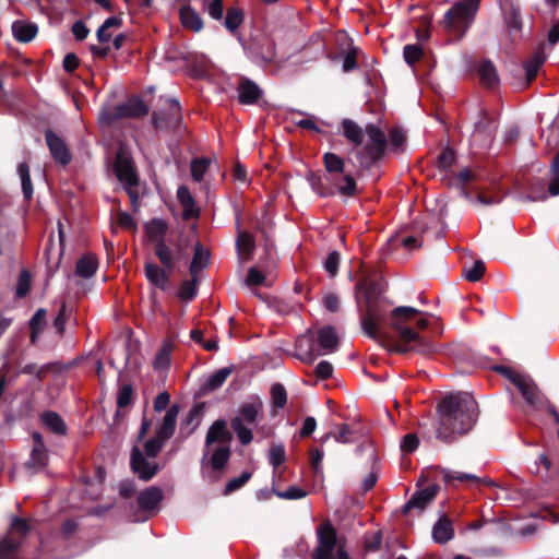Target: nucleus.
Returning a JSON list of instances; mask_svg holds the SVG:
<instances>
[{
  "mask_svg": "<svg viewBox=\"0 0 559 559\" xmlns=\"http://www.w3.org/2000/svg\"><path fill=\"white\" fill-rule=\"evenodd\" d=\"M540 465L546 471V475L543 476V480L545 483L555 481L559 485V475L556 469L552 468V462L545 453L539 454L538 460L534 463L535 468H532V473L538 474Z\"/></svg>",
  "mask_w": 559,
  "mask_h": 559,
  "instance_id": "41",
  "label": "nucleus"
},
{
  "mask_svg": "<svg viewBox=\"0 0 559 559\" xmlns=\"http://www.w3.org/2000/svg\"><path fill=\"white\" fill-rule=\"evenodd\" d=\"M236 247L245 260H250L255 249L254 237L249 231L240 230L236 239Z\"/></svg>",
  "mask_w": 559,
  "mask_h": 559,
  "instance_id": "38",
  "label": "nucleus"
},
{
  "mask_svg": "<svg viewBox=\"0 0 559 559\" xmlns=\"http://www.w3.org/2000/svg\"><path fill=\"white\" fill-rule=\"evenodd\" d=\"M486 266L480 260L474 262L473 266L464 270V277L469 282H478L485 274Z\"/></svg>",
  "mask_w": 559,
  "mask_h": 559,
  "instance_id": "62",
  "label": "nucleus"
},
{
  "mask_svg": "<svg viewBox=\"0 0 559 559\" xmlns=\"http://www.w3.org/2000/svg\"><path fill=\"white\" fill-rule=\"evenodd\" d=\"M383 288L380 282L361 278L355 285V299L357 308L360 309L361 305L374 304L381 300H385L382 296Z\"/></svg>",
  "mask_w": 559,
  "mask_h": 559,
  "instance_id": "8",
  "label": "nucleus"
},
{
  "mask_svg": "<svg viewBox=\"0 0 559 559\" xmlns=\"http://www.w3.org/2000/svg\"><path fill=\"white\" fill-rule=\"evenodd\" d=\"M439 489L438 485H430L415 491L412 498L403 506L402 513L407 514L413 509L423 511L436 498Z\"/></svg>",
  "mask_w": 559,
  "mask_h": 559,
  "instance_id": "17",
  "label": "nucleus"
},
{
  "mask_svg": "<svg viewBox=\"0 0 559 559\" xmlns=\"http://www.w3.org/2000/svg\"><path fill=\"white\" fill-rule=\"evenodd\" d=\"M98 267V259L93 253L83 254L75 264V274L83 278L92 277Z\"/></svg>",
  "mask_w": 559,
  "mask_h": 559,
  "instance_id": "31",
  "label": "nucleus"
},
{
  "mask_svg": "<svg viewBox=\"0 0 559 559\" xmlns=\"http://www.w3.org/2000/svg\"><path fill=\"white\" fill-rule=\"evenodd\" d=\"M180 408L177 404L171 405L167 409L162 423L155 429V435L157 437L165 441H168L174 436L176 431L177 417Z\"/></svg>",
  "mask_w": 559,
  "mask_h": 559,
  "instance_id": "21",
  "label": "nucleus"
},
{
  "mask_svg": "<svg viewBox=\"0 0 559 559\" xmlns=\"http://www.w3.org/2000/svg\"><path fill=\"white\" fill-rule=\"evenodd\" d=\"M179 14L183 27L193 32H200L203 28L204 25L201 15L190 5H183Z\"/></svg>",
  "mask_w": 559,
  "mask_h": 559,
  "instance_id": "33",
  "label": "nucleus"
},
{
  "mask_svg": "<svg viewBox=\"0 0 559 559\" xmlns=\"http://www.w3.org/2000/svg\"><path fill=\"white\" fill-rule=\"evenodd\" d=\"M341 255L337 251H331L325 261H324V270L330 274V276H336L338 272Z\"/></svg>",
  "mask_w": 559,
  "mask_h": 559,
  "instance_id": "64",
  "label": "nucleus"
},
{
  "mask_svg": "<svg viewBox=\"0 0 559 559\" xmlns=\"http://www.w3.org/2000/svg\"><path fill=\"white\" fill-rule=\"evenodd\" d=\"M496 130L497 126L489 112L486 109H481L478 114V119L474 123L472 140L478 142L481 146H486L492 141Z\"/></svg>",
  "mask_w": 559,
  "mask_h": 559,
  "instance_id": "10",
  "label": "nucleus"
},
{
  "mask_svg": "<svg viewBox=\"0 0 559 559\" xmlns=\"http://www.w3.org/2000/svg\"><path fill=\"white\" fill-rule=\"evenodd\" d=\"M62 370V367L59 362H48L41 367H38L36 364H27L25 365L21 373L24 374H35V377L41 381L46 378L48 373H58Z\"/></svg>",
  "mask_w": 559,
  "mask_h": 559,
  "instance_id": "35",
  "label": "nucleus"
},
{
  "mask_svg": "<svg viewBox=\"0 0 559 559\" xmlns=\"http://www.w3.org/2000/svg\"><path fill=\"white\" fill-rule=\"evenodd\" d=\"M114 171L118 180L124 183V186H138L139 178L131 158L117 154Z\"/></svg>",
  "mask_w": 559,
  "mask_h": 559,
  "instance_id": "15",
  "label": "nucleus"
},
{
  "mask_svg": "<svg viewBox=\"0 0 559 559\" xmlns=\"http://www.w3.org/2000/svg\"><path fill=\"white\" fill-rule=\"evenodd\" d=\"M38 27L34 23H24L21 21H15L12 24V33L14 38L20 43H29L37 35Z\"/></svg>",
  "mask_w": 559,
  "mask_h": 559,
  "instance_id": "32",
  "label": "nucleus"
},
{
  "mask_svg": "<svg viewBox=\"0 0 559 559\" xmlns=\"http://www.w3.org/2000/svg\"><path fill=\"white\" fill-rule=\"evenodd\" d=\"M243 19L245 13L242 9L238 7H231L227 9L224 25L230 33H235L242 24Z\"/></svg>",
  "mask_w": 559,
  "mask_h": 559,
  "instance_id": "46",
  "label": "nucleus"
},
{
  "mask_svg": "<svg viewBox=\"0 0 559 559\" xmlns=\"http://www.w3.org/2000/svg\"><path fill=\"white\" fill-rule=\"evenodd\" d=\"M130 468L143 481L154 478L160 469L157 463L148 461V457L144 455L138 445H134L131 450Z\"/></svg>",
  "mask_w": 559,
  "mask_h": 559,
  "instance_id": "9",
  "label": "nucleus"
},
{
  "mask_svg": "<svg viewBox=\"0 0 559 559\" xmlns=\"http://www.w3.org/2000/svg\"><path fill=\"white\" fill-rule=\"evenodd\" d=\"M166 441L154 435L151 439L146 440L143 444L142 452L148 459H155L163 450Z\"/></svg>",
  "mask_w": 559,
  "mask_h": 559,
  "instance_id": "51",
  "label": "nucleus"
},
{
  "mask_svg": "<svg viewBox=\"0 0 559 559\" xmlns=\"http://www.w3.org/2000/svg\"><path fill=\"white\" fill-rule=\"evenodd\" d=\"M231 451L229 445H219L215 448L210 457V464L214 471H222L229 461Z\"/></svg>",
  "mask_w": 559,
  "mask_h": 559,
  "instance_id": "43",
  "label": "nucleus"
},
{
  "mask_svg": "<svg viewBox=\"0 0 559 559\" xmlns=\"http://www.w3.org/2000/svg\"><path fill=\"white\" fill-rule=\"evenodd\" d=\"M251 472L245 471L240 476L230 479L225 486L224 495H229L241 488L251 478Z\"/></svg>",
  "mask_w": 559,
  "mask_h": 559,
  "instance_id": "61",
  "label": "nucleus"
},
{
  "mask_svg": "<svg viewBox=\"0 0 559 559\" xmlns=\"http://www.w3.org/2000/svg\"><path fill=\"white\" fill-rule=\"evenodd\" d=\"M249 51L253 58L264 64L273 63L276 58L275 43L269 37L254 40L249 46Z\"/></svg>",
  "mask_w": 559,
  "mask_h": 559,
  "instance_id": "18",
  "label": "nucleus"
},
{
  "mask_svg": "<svg viewBox=\"0 0 559 559\" xmlns=\"http://www.w3.org/2000/svg\"><path fill=\"white\" fill-rule=\"evenodd\" d=\"M168 225L165 221L160 218H153L148 223L145 224V231L148 239L157 243L160 240H165V235L167 233Z\"/></svg>",
  "mask_w": 559,
  "mask_h": 559,
  "instance_id": "40",
  "label": "nucleus"
},
{
  "mask_svg": "<svg viewBox=\"0 0 559 559\" xmlns=\"http://www.w3.org/2000/svg\"><path fill=\"white\" fill-rule=\"evenodd\" d=\"M123 118L120 104L117 106L104 105L98 111L97 121L102 128H110Z\"/></svg>",
  "mask_w": 559,
  "mask_h": 559,
  "instance_id": "30",
  "label": "nucleus"
},
{
  "mask_svg": "<svg viewBox=\"0 0 559 559\" xmlns=\"http://www.w3.org/2000/svg\"><path fill=\"white\" fill-rule=\"evenodd\" d=\"M455 162V153L451 147H445L438 156V168L449 170Z\"/></svg>",
  "mask_w": 559,
  "mask_h": 559,
  "instance_id": "63",
  "label": "nucleus"
},
{
  "mask_svg": "<svg viewBox=\"0 0 559 559\" xmlns=\"http://www.w3.org/2000/svg\"><path fill=\"white\" fill-rule=\"evenodd\" d=\"M133 399V388L131 384L124 383L119 388L117 394V407L119 409L131 405Z\"/></svg>",
  "mask_w": 559,
  "mask_h": 559,
  "instance_id": "59",
  "label": "nucleus"
},
{
  "mask_svg": "<svg viewBox=\"0 0 559 559\" xmlns=\"http://www.w3.org/2000/svg\"><path fill=\"white\" fill-rule=\"evenodd\" d=\"M286 460L285 447L283 444H273L269 450V462L274 467H280Z\"/></svg>",
  "mask_w": 559,
  "mask_h": 559,
  "instance_id": "58",
  "label": "nucleus"
},
{
  "mask_svg": "<svg viewBox=\"0 0 559 559\" xmlns=\"http://www.w3.org/2000/svg\"><path fill=\"white\" fill-rule=\"evenodd\" d=\"M358 312L364 333L372 340L382 337L381 328L383 324H388L400 341L394 347L395 353L418 352L426 354L431 350V344L419 334V331L426 330L429 325L428 319L420 316H429V313L414 307L400 306L388 314L389 304L386 300L361 305Z\"/></svg>",
  "mask_w": 559,
  "mask_h": 559,
  "instance_id": "1",
  "label": "nucleus"
},
{
  "mask_svg": "<svg viewBox=\"0 0 559 559\" xmlns=\"http://www.w3.org/2000/svg\"><path fill=\"white\" fill-rule=\"evenodd\" d=\"M41 424L58 436L67 435L68 427L63 418L53 411H45L40 415Z\"/></svg>",
  "mask_w": 559,
  "mask_h": 559,
  "instance_id": "29",
  "label": "nucleus"
},
{
  "mask_svg": "<svg viewBox=\"0 0 559 559\" xmlns=\"http://www.w3.org/2000/svg\"><path fill=\"white\" fill-rule=\"evenodd\" d=\"M170 272L155 262L144 264V274L148 283L163 292L169 287Z\"/></svg>",
  "mask_w": 559,
  "mask_h": 559,
  "instance_id": "20",
  "label": "nucleus"
},
{
  "mask_svg": "<svg viewBox=\"0 0 559 559\" xmlns=\"http://www.w3.org/2000/svg\"><path fill=\"white\" fill-rule=\"evenodd\" d=\"M210 263V252L204 250L200 242L194 246L193 257L189 266L190 275H195L205 269Z\"/></svg>",
  "mask_w": 559,
  "mask_h": 559,
  "instance_id": "36",
  "label": "nucleus"
},
{
  "mask_svg": "<svg viewBox=\"0 0 559 559\" xmlns=\"http://www.w3.org/2000/svg\"><path fill=\"white\" fill-rule=\"evenodd\" d=\"M545 62V57L540 52H535L534 56L524 62L523 68L525 70V85L530 86L537 76L540 67Z\"/></svg>",
  "mask_w": 559,
  "mask_h": 559,
  "instance_id": "42",
  "label": "nucleus"
},
{
  "mask_svg": "<svg viewBox=\"0 0 559 559\" xmlns=\"http://www.w3.org/2000/svg\"><path fill=\"white\" fill-rule=\"evenodd\" d=\"M344 138L355 146L364 143V130L354 120L345 118L341 122Z\"/></svg>",
  "mask_w": 559,
  "mask_h": 559,
  "instance_id": "34",
  "label": "nucleus"
},
{
  "mask_svg": "<svg viewBox=\"0 0 559 559\" xmlns=\"http://www.w3.org/2000/svg\"><path fill=\"white\" fill-rule=\"evenodd\" d=\"M319 545L314 550L313 559H350L344 549V537H338L336 530L326 521L318 531Z\"/></svg>",
  "mask_w": 559,
  "mask_h": 559,
  "instance_id": "5",
  "label": "nucleus"
},
{
  "mask_svg": "<svg viewBox=\"0 0 559 559\" xmlns=\"http://www.w3.org/2000/svg\"><path fill=\"white\" fill-rule=\"evenodd\" d=\"M211 160L207 157H197L191 160V177L195 182H201L209 169Z\"/></svg>",
  "mask_w": 559,
  "mask_h": 559,
  "instance_id": "50",
  "label": "nucleus"
},
{
  "mask_svg": "<svg viewBox=\"0 0 559 559\" xmlns=\"http://www.w3.org/2000/svg\"><path fill=\"white\" fill-rule=\"evenodd\" d=\"M342 176L326 177V180L340 193L346 198H354L358 193L357 182L350 174H341Z\"/></svg>",
  "mask_w": 559,
  "mask_h": 559,
  "instance_id": "22",
  "label": "nucleus"
},
{
  "mask_svg": "<svg viewBox=\"0 0 559 559\" xmlns=\"http://www.w3.org/2000/svg\"><path fill=\"white\" fill-rule=\"evenodd\" d=\"M183 248L180 243H177L176 250L174 251L166 242V240H160L159 242L154 245V253L158 258L160 264L169 270L174 271L176 265L181 260V252Z\"/></svg>",
  "mask_w": 559,
  "mask_h": 559,
  "instance_id": "16",
  "label": "nucleus"
},
{
  "mask_svg": "<svg viewBox=\"0 0 559 559\" xmlns=\"http://www.w3.org/2000/svg\"><path fill=\"white\" fill-rule=\"evenodd\" d=\"M233 440V433L228 430L225 419L215 420L209 428L205 437V451L203 457L210 454V447L214 443L228 445Z\"/></svg>",
  "mask_w": 559,
  "mask_h": 559,
  "instance_id": "13",
  "label": "nucleus"
},
{
  "mask_svg": "<svg viewBox=\"0 0 559 559\" xmlns=\"http://www.w3.org/2000/svg\"><path fill=\"white\" fill-rule=\"evenodd\" d=\"M238 412L239 416L231 419L230 426L239 442L242 445H248L253 440V435L251 429L245 426V423L254 425L263 417V403L259 396H255L251 402L242 404Z\"/></svg>",
  "mask_w": 559,
  "mask_h": 559,
  "instance_id": "6",
  "label": "nucleus"
},
{
  "mask_svg": "<svg viewBox=\"0 0 559 559\" xmlns=\"http://www.w3.org/2000/svg\"><path fill=\"white\" fill-rule=\"evenodd\" d=\"M202 9L214 20H222L224 16L223 0H202Z\"/></svg>",
  "mask_w": 559,
  "mask_h": 559,
  "instance_id": "53",
  "label": "nucleus"
},
{
  "mask_svg": "<svg viewBox=\"0 0 559 559\" xmlns=\"http://www.w3.org/2000/svg\"><path fill=\"white\" fill-rule=\"evenodd\" d=\"M238 102L241 105H257L263 96L260 86L248 78H241L237 86Z\"/></svg>",
  "mask_w": 559,
  "mask_h": 559,
  "instance_id": "19",
  "label": "nucleus"
},
{
  "mask_svg": "<svg viewBox=\"0 0 559 559\" xmlns=\"http://www.w3.org/2000/svg\"><path fill=\"white\" fill-rule=\"evenodd\" d=\"M307 180L311 189L321 198H330L336 194V190L332 187V185L330 182L329 185H325L321 175L314 171L308 173Z\"/></svg>",
  "mask_w": 559,
  "mask_h": 559,
  "instance_id": "37",
  "label": "nucleus"
},
{
  "mask_svg": "<svg viewBox=\"0 0 559 559\" xmlns=\"http://www.w3.org/2000/svg\"><path fill=\"white\" fill-rule=\"evenodd\" d=\"M316 342L319 350L323 349L324 354L335 350L340 343L335 328L326 325L319 329Z\"/></svg>",
  "mask_w": 559,
  "mask_h": 559,
  "instance_id": "27",
  "label": "nucleus"
},
{
  "mask_svg": "<svg viewBox=\"0 0 559 559\" xmlns=\"http://www.w3.org/2000/svg\"><path fill=\"white\" fill-rule=\"evenodd\" d=\"M328 177L338 176L345 170V160L335 153L326 152L322 156Z\"/></svg>",
  "mask_w": 559,
  "mask_h": 559,
  "instance_id": "39",
  "label": "nucleus"
},
{
  "mask_svg": "<svg viewBox=\"0 0 559 559\" xmlns=\"http://www.w3.org/2000/svg\"><path fill=\"white\" fill-rule=\"evenodd\" d=\"M233 372V367H224L215 371L204 384V388L209 391H214L221 388L227 378Z\"/></svg>",
  "mask_w": 559,
  "mask_h": 559,
  "instance_id": "48",
  "label": "nucleus"
},
{
  "mask_svg": "<svg viewBox=\"0 0 559 559\" xmlns=\"http://www.w3.org/2000/svg\"><path fill=\"white\" fill-rule=\"evenodd\" d=\"M453 537L454 527L452 520L447 514H443L432 527V538L435 543L443 545L453 539Z\"/></svg>",
  "mask_w": 559,
  "mask_h": 559,
  "instance_id": "24",
  "label": "nucleus"
},
{
  "mask_svg": "<svg viewBox=\"0 0 559 559\" xmlns=\"http://www.w3.org/2000/svg\"><path fill=\"white\" fill-rule=\"evenodd\" d=\"M295 349L296 357L308 365L313 364L319 356L324 354L319 350L316 338L310 331L296 340Z\"/></svg>",
  "mask_w": 559,
  "mask_h": 559,
  "instance_id": "11",
  "label": "nucleus"
},
{
  "mask_svg": "<svg viewBox=\"0 0 559 559\" xmlns=\"http://www.w3.org/2000/svg\"><path fill=\"white\" fill-rule=\"evenodd\" d=\"M439 415L436 437L444 443H452L472 430L477 420V403L466 392L450 393L437 405Z\"/></svg>",
  "mask_w": 559,
  "mask_h": 559,
  "instance_id": "2",
  "label": "nucleus"
},
{
  "mask_svg": "<svg viewBox=\"0 0 559 559\" xmlns=\"http://www.w3.org/2000/svg\"><path fill=\"white\" fill-rule=\"evenodd\" d=\"M477 74L481 85L486 88H495L500 83L497 68L489 59L480 61L477 68Z\"/></svg>",
  "mask_w": 559,
  "mask_h": 559,
  "instance_id": "26",
  "label": "nucleus"
},
{
  "mask_svg": "<svg viewBox=\"0 0 559 559\" xmlns=\"http://www.w3.org/2000/svg\"><path fill=\"white\" fill-rule=\"evenodd\" d=\"M173 350L171 343H164L163 346L158 349L155 359L154 367L156 369H167L170 366V355Z\"/></svg>",
  "mask_w": 559,
  "mask_h": 559,
  "instance_id": "52",
  "label": "nucleus"
},
{
  "mask_svg": "<svg viewBox=\"0 0 559 559\" xmlns=\"http://www.w3.org/2000/svg\"><path fill=\"white\" fill-rule=\"evenodd\" d=\"M516 388L528 405H535L538 401V389L533 381H526L524 378L516 383Z\"/></svg>",
  "mask_w": 559,
  "mask_h": 559,
  "instance_id": "47",
  "label": "nucleus"
},
{
  "mask_svg": "<svg viewBox=\"0 0 559 559\" xmlns=\"http://www.w3.org/2000/svg\"><path fill=\"white\" fill-rule=\"evenodd\" d=\"M198 276L195 275H191V280H185L177 293L178 298L185 302L192 301L198 294Z\"/></svg>",
  "mask_w": 559,
  "mask_h": 559,
  "instance_id": "45",
  "label": "nucleus"
},
{
  "mask_svg": "<svg viewBox=\"0 0 559 559\" xmlns=\"http://www.w3.org/2000/svg\"><path fill=\"white\" fill-rule=\"evenodd\" d=\"M29 289H31V273L27 270H23L20 273L19 280H17V285H16V290H15L16 297L17 298L25 297L29 293Z\"/></svg>",
  "mask_w": 559,
  "mask_h": 559,
  "instance_id": "60",
  "label": "nucleus"
},
{
  "mask_svg": "<svg viewBox=\"0 0 559 559\" xmlns=\"http://www.w3.org/2000/svg\"><path fill=\"white\" fill-rule=\"evenodd\" d=\"M403 56L405 62L413 67L423 58L424 50L419 45H406L403 49Z\"/></svg>",
  "mask_w": 559,
  "mask_h": 559,
  "instance_id": "57",
  "label": "nucleus"
},
{
  "mask_svg": "<svg viewBox=\"0 0 559 559\" xmlns=\"http://www.w3.org/2000/svg\"><path fill=\"white\" fill-rule=\"evenodd\" d=\"M166 108L154 111L152 114V124L159 130H174L178 128L182 121V110L179 100L168 98Z\"/></svg>",
  "mask_w": 559,
  "mask_h": 559,
  "instance_id": "7",
  "label": "nucleus"
},
{
  "mask_svg": "<svg viewBox=\"0 0 559 559\" xmlns=\"http://www.w3.org/2000/svg\"><path fill=\"white\" fill-rule=\"evenodd\" d=\"M10 530L12 533L17 534L22 537V540L27 536V534L32 531V526L28 520L20 516H13L10 523Z\"/></svg>",
  "mask_w": 559,
  "mask_h": 559,
  "instance_id": "55",
  "label": "nucleus"
},
{
  "mask_svg": "<svg viewBox=\"0 0 559 559\" xmlns=\"http://www.w3.org/2000/svg\"><path fill=\"white\" fill-rule=\"evenodd\" d=\"M163 499V490L157 486H151L139 493L138 506L142 512L147 513L148 519L158 512Z\"/></svg>",
  "mask_w": 559,
  "mask_h": 559,
  "instance_id": "12",
  "label": "nucleus"
},
{
  "mask_svg": "<svg viewBox=\"0 0 559 559\" xmlns=\"http://www.w3.org/2000/svg\"><path fill=\"white\" fill-rule=\"evenodd\" d=\"M368 135L366 145L356 151L355 156L361 170H369L380 162L388 147L385 133L376 124L368 123L365 128Z\"/></svg>",
  "mask_w": 559,
  "mask_h": 559,
  "instance_id": "4",
  "label": "nucleus"
},
{
  "mask_svg": "<svg viewBox=\"0 0 559 559\" xmlns=\"http://www.w3.org/2000/svg\"><path fill=\"white\" fill-rule=\"evenodd\" d=\"M120 109L124 118H141L148 114V106L139 96H132L120 104Z\"/></svg>",
  "mask_w": 559,
  "mask_h": 559,
  "instance_id": "28",
  "label": "nucleus"
},
{
  "mask_svg": "<svg viewBox=\"0 0 559 559\" xmlns=\"http://www.w3.org/2000/svg\"><path fill=\"white\" fill-rule=\"evenodd\" d=\"M390 146L394 152H403L406 144V134L401 128H393L390 130Z\"/></svg>",
  "mask_w": 559,
  "mask_h": 559,
  "instance_id": "56",
  "label": "nucleus"
},
{
  "mask_svg": "<svg viewBox=\"0 0 559 559\" xmlns=\"http://www.w3.org/2000/svg\"><path fill=\"white\" fill-rule=\"evenodd\" d=\"M272 404L275 408H283L287 403V392L282 383H274L271 388Z\"/></svg>",
  "mask_w": 559,
  "mask_h": 559,
  "instance_id": "54",
  "label": "nucleus"
},
{
  "mask_svg": "<svg viewBox=\"0 0 559 559\" xmlns=\"http://www.w3.org/2000/svg\"><path fill=\"white\" fill-rule=\"evenodd\" d=\"M479 3L480 0H460L444 13L440 23L453 40L460 41L466 35L475 20Z\"/></svg>",
  "mask_w": 559,
  "mask_h": 559,
  "instance_id": "3",
  "label": "nucleus"
},
{
  "mask_svg": "<svg viewBox=\"0 0 559 559\" xmlns=\"http://www.w3.org/2000/svg\"><path fill=\"white\" fill-rule=\"evenodd\" d=\"M444 478V481L445 483H450L452 480H459V481H462V483H465V481H471V483H474V484H484V485H487V486H496V483L490 479V478H480L476 475H473V474H467V473H459V472H453V473H450V472H447L443 476Z\"/></svg>",
  "mask_w": 559,
  "mask_h": 559,
  "instance_id": "44",
  "label": "nucleus"
},
{
  "mask_svg": "<svg viewBox=\"0 0 559 559\" xmlns=\"http://www.w3.org/2000/svg\"><path fill=\"white\" fill-rule=\"evenodd\" d=\"M177 199L182 206V217L188 221L200 216V209L197 206L194 198L186 186H180L177 190Z\"/></svg>",
  "mask_w": 559,
  "mask_h": 559,
  "instance_id": "23",
  "label": "nucleus"
},
{
  "mask_svg": "<svg viewBox=\"0 0 559 559\" xmlns=\"http://www.w3.org/2000/svg\"><path fill=\"white\" fill-rule=\"evenodd\" d=\"M45 138L55 162L63 166L68 165L71 162V154L64 141L50 129L46 130Z\"/></svg>",
  "mask_w": 559,
  "mask_h": 559,
  "instance_id": "14",
  "label": "nucleus"
},
{
  "mask_svg": "<svg viewBox=\"0 0 559 559\" xmlns=\"http://www.w3.org/2000/svg\"><path fill=\"white\" fill-rule=\"evenodd\" d=\"M17 173L21 178L23 195L26 200H31L33 197V185L28 165L26 163L19 164Z\"/></svg>",
  "mask_w": 559,
  "mask_h": 559,
  "instance_id": "49",
  "label": "nucleus"
},
{
  "mask_svg": "<svg viewBox=\"0 0 559 559\" xmlns=\"http://www.w3.org/2000/svg\"><path fill=\"white\" fill-rule=\"evenodd\" d=\"M204 406L203 403L194 404L187 415L181 419L180 423V433L185 437L191 436L199 425L201 424V416L203 413Z\"/></svg>",
  "mask_w": 559,
  "mask_h": 559,
  "instance_id": "25",
  "label": "nucleus"
}]
</instances>
